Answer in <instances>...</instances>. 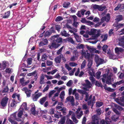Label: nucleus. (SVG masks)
Here are the masks:
<instances>
[{"label":"nucleus","mask_w":124,"mask_h":124,"mask_svg":"<svg viewBox=\"0 0 124 124\" xmlns=\"http://www.w3.org/2000/svg\"><path fill=\"white\" fill-rule=\"evenodd\" d=\"M101 31L100 30H97L94 29H92L90 31L88 32V34L90 35H93L92 38L90 39H95L101 34Z\"/></svg>","instance_id":"obj_1"},{"label":"nucleus","mask_w":124,"mask_h":124,"mask_svg":"<svg viewBox=\"0 0 124 124\" xmlns=\"http://www.w3.org/2000/svg\"><path fill=\"white\" fill-rule=\"evenodd\" d=\"M85 95L86 99H85V100L86 101H88V105H89L90 104H92L91 107V108H92L93 106V103H95V97L94 96H93V99L92 101V100H91V98H92V96L91 95L90 96V97L88 98V97L89 96L87 94H86Z\"/></svg>","instance_id":"obj_2"},{"label":"nucleus","mask_w":124,"mask_h":124,"mask_svg":"<svg viewBox=\"0 0 124 124\" xmlns=\"http://www.w3.org/2000/svg\"><path fill=\"white\" fill-rule=\"evenodd\" d=\"M112 75V74H111L110 76H108V77H106V75L104 74L103 76V78H102V82H104L105 81V79L106 83L107 84L109 85L111 84L112 79H111V77Z\"/></svg>","instance_id":"obj_3"},{"label":"nucleus","mask_w":124,"mask_h":124,"mask_svg":"<svg viewBox=\"0 0 124 124\" xmlns=\"http://www.w3.org/2000/svg\"><path fill=\"white\" fill-rule=\"evenodd\" d=\"M110 19V15L109 14H107L106 16L102 17L101 19V23H98L95 25V27H97L99 26L102 23L104 22L105 21L107 22Z\"/></svg>","instance_id":"obj_4"},{"label":"nucleus","mask_w":124,"mask_h":124,"mask_svg":"<svg viewBox=\"0 0 124 124\" xmlns=\"http://www.w3.org/2000/svg\"><path fill=\"white\" fill-rule=\"evenodd\" d=\"M106 124L105 121L103 119L100 122V123H96L93 122L89 123L88 124H110L111 121L108 118H106Z\"/></svg>","instance_id":"obj_5"},{"label":"nucleus","mask_w":124,"mask_h":124,"mask_svg":"<svg viewBox=\"0 0 124 124\" xmlns=\"http://www.w3.org/2000/svg\"><path fill=\"white\" fill-rule=\"evenodd\" d=\"M63 103L62 102H59L58 105L56 107V109L59 110H61L62 111L64 115L66 114V108L64 107H63Z\"/></svg>","instance_id":"obj_6"},{"label":"nucleus","mask_w":124,"mask_h":124,"mask_svg":"<svg viewBox=\"0 0 124 124\" xmlns=\"http://www.w3.org/2000/svg\"><path fill=\"white\" fill-rule=\"evenodd\" d=\"M8 99V98L7 97H4L0 101L1 105L3 107L6 106L7 105Z\"/></svg>","instance_id":"obj_7"},{"label":"nucleus","mask_w":124,"mask_h":124,"mask_svg":"<svg viewBox=\"0 0 124 124\" xmlns=\"http://www.w3.org/2000/svg\"><path fill=\"white\" fill-rule=\"evenodd\" d=\"M95 62L98 65V66L100 64H102L103 63L104 60L100 58L97 55H95Z\"/></svg>","instance_id":"obj_8"},{"label":"nucleus","mask_w":124,"mask_h":124,"mask_svg":"<svg viewBox=\"0 0 124 124\" xmlns=\"http://www.w3.org/2000/svg\"><path fill=\"white\" fill-rule=\"evenodd\" d=\"M118 39L119 40L118 45L124 48V36L122 37H120Z\"/></svg>","instance_id":"obj_9"},{"label":"nucleus","mask_w":124,"mask_h":124,"mask_svg":"<svg viewBox=\"0 0 124 124\" xmlns=\"http://www.w3.org/2000/svg\"><path fill=\"white\" fill-rule=\"evenodd\" d=\"M71 115V118L72 119L74 122L76 123H77L78 122V121L76 119L75 117L74 113L72 112L71 111H70L68 115L70 116Z\"/></svg>","instance_id":"obj_10"},{"label":"nucleus","mask_w":124,"mask_h":124,"mask_svg":"<svg viewBox=\"0 0 124 124\" xmlns=\"http://www.w3.org/2000/svg\"><path fill=\"white\" fill-rule=\"evenodd\" d=\"M50 40L51 42H52V43L49 45L48 46L50 48L52 49L54 47V35L52 36L50 38Z\"/></svg>","instance_id":"obj_11"},{"label":"nucleus","mask_w":124,"mask_h":124,"mask_svg":"<svg viewBox=\"0 0 124 124\" xmlns=\"http://www.w3.org/2000/svg\"><path fill=\"white\" fill-rule=\"evenodd\" d=\"M88 51H85V50H83L81 53L86 58L89 59L90 57V54L88 52Z\"/></svg>","instance_id":"obj_12"},{"label":"nucleus","mask_w":124,"mask_h":124,"mask_svg":"<svg viewBox=\"0 0 124 124\" xmlns=\"http://www.w3.org/2000/svg\"><path fill=\"white\" fill-rule=\"evenodd\" d=\"M80 110L81 108L79 107L76 112L77 117L78 119H79L83 115L82 111H80Z\"/></svg>","instance_id":"obj_13"},{"label":"nucleus","mask_w":124,"mask_h":124,"mask_svg":"<svg viewBox=\"0 0 124 124\" xmlns=\"http://www.w3.org/2000/svg\"><path fill=\"white\" fill-rule=\"evenodd\" d=\"M65 87L64 86L59 88L58 87L55 88V90H57V92L55 94V96H57L60 91L63 89H65Z\"/></svg>","instance_id":"obj_14"},{"label":"nucleus","mask_w":124,"mask_h":124,"mask_svg":"<svg viewBox=\"0 0 124 124\" xmlns=\"http://www.w3.org/2000/svg\"><path fill=\"white\" fill-rule=\"evenodd\" d=\"M92 119L93 121L96 123H100L99 122V117L98 116L94 115L92 117Z\"/></svg>","instance_id":"obj_15"},{"label":"nucleus","mask_w":124,"mask_h":124,"mask_svg":"<svg viewBox=\"0 0 124 124\" xmlns=\"http://www.w3.org/2000/svg\"><path fill=\"white\" fill-rule=\"evenodd\" d=\"M66 99L67 101H70L72 105H74V97L73 96H70L66 98Z\"/></svg>","instance_id":"obj_16"},{"label":"nucleus","mask_w":124,"mask_h":124,"mask_svg":"<svg viewBox=\"0 0 124 124\" xmlns=\"http://www.w3.org/2000/svg\"><path fill=\"white\" fill-rule=\"evenodd\" d=\"M86 84H83V85L85 86L86 88H89L91 87L92 85L90 83V82L88 80H85Z\"/></svg>","instance_id":"obj_17"},{"label":"nucleus","mask_w":124,"mask_h":124,"mask_svg":"<svg viewBox=\"0 0 124 124\" xmlns=\"http://www.w3.org/2000/svg\"><path fill=\"white\" fill-rule=\"evenodd\" d=\"M87 49L89 51H90V53H92V52H95L96 53H100V51L97 50H94L91 47V46H87Z\"/></svg>","instance_id":"obj_18"},{"label":"nucleus","mask_w":124,"mask_h":124,"mask_svg":"<svg viewBox=\"0 0 124 124\" xmlns=\"http://www.w3.org/2000/svg\"><path fill=\"white\" fill-rule=\"evenodd\" d=\"M23 89H24L25 93L26 94L27 97H30L31 92V91L30 90H28L26 87H24Z\"/></svg>","instance_id":"obj_19"},{"label":"nucleus","mask_w":124,"mask_h":124,"mask_svg":"<svg viewBox=\"0 0 124 124\" xmlns=\"http://www.w3.org/2000/svg\"><path fill=\"white\" fill-rule=\"evenodd\" d=\"M89 70L88 73L91 76H95L94 70L92 68H88Z\"/></svg>","instance_id":"obj_20"},{"label":"nucleus","mask_w":124,"mask_h":124,"mask_svg":"<svg viewBox=\"0 0 124 124\" xmlns=\"http://www.w3.org/2000/svg\"><path fill=\"white\" fill-rule=\"evenodd\" d=\"M124 50L121 48L116 47L115 49V53L117 54H119L120 53L123 52Z\"/></svg>","instance_id":"obj_21"},{"label":"nucleus","mask_w":124,"mask_h":124,"mask_svg":"<svg viewBox=\"0 0 124 124\" xmlns=\"http://www.w3.org/2000/svg\"><path fill=\"white\" fill-rule=\"evenodd\" d=\"M74 37L76 41L78 42H81V39L80 37L79 36L77 33H74Z\"/></svg>","instance_id":"obj_22"},{"label":"nucleus","mask_w":124,"mask_h":124,"mask_svg":"<svg viewBox=\"0 0 124 124\" xmlns=\"http://www.w3.org/2000/svg\"><path fill=\"white\" fill-rule=\"evenodd\" d=\"M54 32V30H53L51 31H47L45 33V35L44 36L45 37H46L47 36H49L52 34V33Z\"/></svg>","instance_id":"obj_23"},{"label":"nucleus","mask_w":124,"mask_h":124,"mask_svg":"<svg viewBox=\"0 0 124 124\" xmlns=\"http://www.w3.org/2000/svg\"><path fill=\"white\" fill-rule=\"evenodd\" d=\"M10 15V11H8L6 12L5 13V15L3 16V18H8Z\"/></svg>","instance_id":"obj_24"},{"label":"nucleus","mask_w":124,"mask_h":124,"mask_svg":"<svg viewBox=\"0 0 124 124\" xmlns=\"http://www.w3.org/2000/svg\"><path fill=\"white\" fill-rule=\"evenodd\" d=\"M46 97L45 96L40 99L39 101L40 104L41 105L43 104L44 102L46 100Z\"/></svg>","instance_id":"obj_25"},{"label":"nucleus","mask_w":124,"mask_h":124,"mask_svg":"<svg viewBox=\"0 0 124 124\" xmlns=\"http://www.w3.org/2000/svg\"><path fill=\"white\" fill-rule=\"evenodd\" d=\"M41 95V94L39 93H38L36 94L33 97V100L34 101H36L37 99Z\"/></svg>","instance_id":"obj_26"},{"label":"nucleus","mask_w":124,"mask_h":124,"mask_svg":"<svg viewBox=\"0 0 124 124\" xmlns=\"http://www.w3.org/2000/svg\"><path fill=\"white\" fill-rule=\"evenodd\" d=\"M61 34L62 36L65 37H69L70 36V35L67 33V32L65 31H62Z\"/></svg>","instance_id":"obj_27"},{"label":"nucleus","mask_w":124,"mask_h":124,"mask_svg":"<svg viewBox=\"0 0 124 124\" xmlns=\"http://www.w3.org/2000/svg\"><path fill=\"white\" fill-rule=\"evenodd\" d=\"M17 104L16 102V101L15 99H14L12 101V102L11 103L10 106L12 107H16V105Z\"/></svg>","instance_id":"obj_28"},{"label":"nucleus","mask_w":124,"mask_h":124,"mask_svg":"<svg viewBox=\"0 0 124 124\" xmlns=\"http://www.w3.org/2000/svg\"><path fill=\"white\" fill-rule=\"evenodd\" d=\"M45 76V75L44 74H42L41 76L40 77V80L39 82L40 83V84H42L44 83V77Z\"/></svg>","instance_id":"obj_29"},{"label":"nucleus","mask_w":124,"mask_h":124,"mask_svg":"<svg viewBox=\"0 0 124 124\" xmlns=\"http://www.w3.org/2000/svg\"><path fill=\"white\" fill-rule=\"evenodd\" d=\"M65 96V93L64 92V91H62L61 93L60 96V98L62 101L64 99Z\"/></svg>","instance_id":"obj_30"},{"label":"nucleus","mask_w":124,"mask_h":124,"mask_svg":"<svg viewBox=\"0 0 124 124\" xmlns=\"http://www.w3.org/2000/svg\"><path fill=\"white\" fill-rule=\"evenodd\" d=\"M101 38L103 39L102 41H104L106 40L107 39L108 35L107 34H105L101 36Z\"/></svg>","instance_id":"obj_31"},{"label":"nucleus","mask_w":124,"mask_h":124,"mask_svg":"<svg viewBox=\"0 0 124 124\" xmlns=\"http://www.w3.org/2000/svg\"><path fill=\"white\" fill-rule=\"evenodd\" d=\"M88 68H90L92 66L93 63V60L91 59H89L88 60Z\"/></svg>","instance_id":"obj_32"},{"label":"nucleus","mask_w":124,"mask_h":124,"mask_svg":"<svg viewBox=\"0 0 124 124\" xmlns=\"http://www.w3.org/2000/svg\"><path fill=\"white\" fill-rule=\"evenodd\" d=\"M65 122V117L62 118L61 120L59 122L58 124H64Z\"/></svg>","instance_id":"obj_33"},{"label":"nucleus","mask_w":124,"mask_h":124,"mask_svg":"<svg viewBox=\"0 0 124 124\" xmlns=\"http://www.w3.org/2000/svg\"><path fill=\"white\" fill-rule=\"evenodd\" d=\"M119 117L117 115H114L111 117V119L112 120L116 121L118 119Z\"/></svg>","instance_id":"obj_34"},{"label":"nucleus","mask_w":124,"mask_h":124,"mask_svg":"<svg viewBox=\"0 0 124 124\" xmlns=\"http://www.w3.org/2000/svg\"><path fill=\"white\" fill-rule=\"evenodd\" d=\"M34 106V107H33L31 108V111L32 114L35 115L36 114L35 108V105Z\"/></svg>","instance_id":"obj_35"},{"label":"nucleus","mask_w":124,"mask_h":124,"mask_svg":"<svg viewBox=\"0 0 124 124\" xmlns=\"http://www.w3.org/2000/svg\"><path fill=\"white\" fill-rule=\"evenodd\" d=\"M122 16L121 15H119L116 16V20L117 21H119L121 20L122 19Z\"/></svg>","instance_id":"obj_36"},{"label":"nucleus","mask_w":124,"mask_h":124,"mask_svg":"<svg viewBox=\"0 0 124 124\" xmlns=\"http://www.w3.org/2000/svg\"><path fill=\"white\" fill-rule=\"evenodd\" d=\"M69 30L70 32L73 33V34L75 32H77V30L74 28L71 27Z\"/></svg>","instance_id":"obj_37"},{"label":"nucleus","mask_w":124,"mask_h":124,"mask_svg":"<svg viewBox=\"0 0 124 124\" xmlns=\"http://www.w3.org/2000/svg\"><path fill=\"white\" fill-rule=\"evenodd\" d=\"M70 3L69 2H65L63 4V7L65 8H67L69 6Z\"/></svg>","instance_id":"obj_38"},{"label":"nucleus","mask_w":124,"mask_h":124,"mask_svg":"<svg viewBox=\"0 0 124 124\" xmlns=\"http://www.w3.org/2000/svg\"><path fill=\"white\" fill-rule=\"evenodd\" d=\"M108 46L106 45H104L102 47L103 51L105 52L106 53L107 51Z\"/></svg>","instance_id":"obj_39"},{"label":"nucleus","mask_w":124,"mask_h":124,"mask_svg":"<svg viewBox=\"0 0 124 124\" xmlns=\"http://www.w3.org/2000/svg\"><path fill=\"white\" fill-rule=\"evenodd\" d=\"M9 89L8 88L7 86H6L5 88L2 91V93H7L8 92Z\"/></svg>","instance_id":"obj_40"},{"label":"nucleus","mask_w":124,"mask_h":124,"mask_svg":"<svg viewBox=\"0 0 124 124\" xmlns=\"http://www.w3.org/2000/svg\"><path fill=\"white\" fill-rule=\"evenodd\" d=\"M47 58V56L46 54H44L42 55L41 59V60L42 61H44L45 60H46Z\"/></svg>","instance_id":"obj_41"},{"label":"nucleus","mask_w":124,"mask_h":124,"mask_svg":"<svg viewBox=\"0 0 124 124\" xmlns=\"http://www.w3.org/2000/svg\"><path fill=\"white\" fill-rule=\"evenodd\" d=\"M32 59L30 58L28 59L27 60V63L28 64L30 65L32 63Z\"/></svg>","instance_id":"obj_42"},{"label":"nucleus","mask_w":124,"mask_h":124,"mask_svg":"<svg viewBox=\"0 0 124 124\" xmlns=\"http://www.w3.org/2000/svg\"><path fill=\"white\" fill-rule=\"evenodd\" d=\"M106 8V7L103 6H99L98 10L99 11H102Z\"/></svg>","instance_id":"obj_43"},{"label":"nucleus","mask_w":124,"mask_h":124,"mask_svg":"<svg viewBox=\"0 0 124 124\" xmlns=\"http://www.w3.org/2000/svg\"><path fill=\"white\" fill-rule=\"evenodd\" d=\"M73 83V81L72 80H70L67 83L66 85L68 86H70Z\"/></svg>","instance_id":"obj_44"},{"label":"nucleus","mask_w":124,"mask_h":124,"mask_svg":"<svg viewBox=\"0 0 124 124\" xmlns=\"http://www.w3.org/2000/svg\"><path fill=\"white\" fill-rule=\"evenodd\" d=\"M101 73L100 71H98L96 73V77L98 79L100 78Z\"/></svg>","instance_id":"obj_45"},{"label":"nucleus","mask_w":124,"mask_h":124,"mask_svg":"<svg viewBox=\"0 0 124 124\" xmlns=\"http://www.w3.org/2000/svg\"><path fill=\"white\" fill-rule=\"evenodd\" d=\"M114 107L116 108L117 109H118L119 110L121 111L123 110V108L121 107L118 106L116 104L114 105Z\"/></svg>","instance_id":"obj_46"},{"label":"nucleus","mask_w":124,"mask_h":124,"mask_svg":"<svg viewBox=\"0 0 124 124\" xmlns=\"http://www.w3.org/2000/svg\"><path fill=\"white\" fill-rule=\"evenodd\" d=\"M55 40L56 42L58 43H60L63 42L62 39L61 38H57Z\"/></svg>","instance_id":"obj_47"},{"label":"nucleus","mask_w":124,"mask_h":124,"mask_svg":"<svg viewBox=\"0 0 124 124\" xmlns=\"http://www.w3.org/2000/svg\"><path fill=\"white\" fill-rule=\"evenodd\" d=\"M86 63V61L85 60L83 62L81 67V69L85 67Z\"/></svg>","instance_id":"obj_48"},{"label":"nucleus","mask_w":124,"mask_h":124,"mask_svg":"<svg viewBox=\"0 0 124 124\" xmlns=\"http://www.w3.org/2000/svg\"><path fill=\"white\" fill-rule=\"evenodd\" d=\"M96 104L97 107H99L103 105V103L101 102L98 101L96 102Z\"/></svg>","instance_id":"obj_49"},{"label":"nucleus","mask_w":124,"mask_h":124,"mask_svg":"<svg viewBox=\"0 0 124 124\" xmlns=\"http://www.w3.org/2000/svg\"><path fill=\"white\" fill-rule=\"evenodd\" d=\"M63 19V18L62 16H58L56 19L55 21L56 22L59 21Z\"/></svg>","instance_id":"obj_50"},{"label":"nucleus","mask_w":124,"mask_h":124,"mask_svg":"<svg viewBox=\"0 0 124 124\" xmlns=\"http://www.w3.org/2000/svg\"><path fill=\"white\" fill-rule=\"evenodd\" d=\"M36 73V71L35 70L32 72L31 73H28L27 74V75L28 76H34V75Z\"/></svg>","instance_id":"obj_51"},{"label":"nucleus","mask_w":124,"mask_h":124,"mask_svg":"<svg viewBox=\"0 0 124 124\" xmlns=\"http://www.w3.org/2000/svg\"><path fill=\"white\" fill-rule=\"evenodd\" d=\"M8 62H6L5 61H4L2 63V67L4 69L5 68L6 65V64L7 63H8Z\"/></svg>","instance_id":"obj_52"},{"label":"nucleus","mask_w":124,"mask_h":124,"mask_svg":"<svg viewBox=\"0 0 124 124\" xmlns=\"http://www.w3.org/2000/svg\"><path fill=\"white\" fill-rule=\"evenodd\" d=\"M69 65L71 67H75L77 65V64L74 62H70Z\"/></svg>","instance_id":"obj_53"},{"label":"nucleus","mask_w":124,"mask_h":124,"mask_svg":"<svg viewBox=\"0 0 124 124\" xmlns=\"http://www.w3.org/2000/svg\"><path fill=\"white\" fill-rule=\"evenodd\" d=\"M67 39H68V41L70 42L71 43L73 44L74 43V41L72 38L70 37H68L67 38Z\"/></svg>","instance_id":"obj_54"},{"label":"nucleus","mask_w":124,"mask_h":124,"mask_svg":"<svg viewBox=\"0 0 124 124\" xmlns=\"http://www.w3.org/2000/svg\"><path fill=\"white\" fill-rule=\"evenodd\" d=\"M43 118L46 119L50 120L51 119L50 116L48 115H43Z\"/></svg>","instance_id":"obj_55"},{"label":"nucleus","mask_w":124,"mask_h":124,"mask_svg":"<svg viewBox=\"0 0 124 124\" xmlns=\"http://www.w3.org/2000/svg\"><path fill=\"white\" fill-rule=\"evenodd\" d=\"M56 62L59 63L61 61V58L59 57L56 58L55 60Z\"/></svg>","instance_id":"obj_56"},{"label":"nucleus","mask_w":124,"mask_h":124,"mask_svg":"<svg viewBox=\"0 0 124 124\" xmlns=\"http://www.w3.org/2000/svg\"><path fill=\"white\" fill-rule=\"evenodd\" d=\"M92 76H91L90 77V79L91 81L93 84L95 83V81L94 78Z\"/></svg>","instance_id":"obj_57"},{"label":"nucleus","mask_w":124,"mask_h":124,"mask_svg":"<svg viewBox=\"0 0 124 124\" xmlns=\"http://www.w3.org/2000/svg\"><path fill=\"white\" fill-rule=\"evenodd\" d=\"M76 70V68H74L73 69V70H72L71 71H70V72L69 74L70 76H72L74 74V72Z\"/></svg>","instance_id":"obj_58"},{"label":"nucleus","mask_w":124,"mask_h":124,"mask_svg":"<svg viewBox=\"0 0 124 124\" xmlns=\"http://www.w3.org/2000/svg\"><path fill=\"white\" fill-rule=\"evenodd\" d=\"M78 57L76 56H73L71 58L70 60L71 61H74L75 60H77Z\"/></svg>","instance_id":"obj_59"},{"label":"nucleus","mask_w":124,"mask_h":124,"mask_svg":"<svg viewBox=\"0 0 124 124\" xmlns=\"http://www.w3.org/2000/svg\"><path fill=\"white\" fill-rule=\"evenodd\" d=\"M54 93V90H53L50 92L49 93V97L50 98L52 96V95Z\"/></svg>","instance_id":"obj_60"},{"label":"nucleus","mask_w":124,"mask_h":124,"mask_svg":"<svg viewBox=\"0 0 124 124\" xmlns=\"http://www.w3.org/2000/svg\"><path fill=\"white\" fill-rule=\"evenodd\" d=\"M23 114V111L22 110H20L19 111L18 113V116L19 117L21 118Z\"/></svg>","instance_id":"obj_61"},{"label":"nucleus","mask_w":124,"mask_h":124,"mask_svg":"<svg viewBox=\"0 0 124 124\" xmlns=\"http://www.w3.org/2000/svg\"><path fill=\"white\" fill-rule=\"evenodd\" d=\"M66 123L67 124H74L71 120L69 119H67Z\"/></svg>","instance_id":"obj_62"},{"label":"nucleus","mask_w":124,"mask_h":124,"mask_svg":"<svg viewBox=\"0 0 124 124\" xmlns=\"http://www.w3.org/2000/svg\"><path fill=\"white\" fill-rule=\"evenodd\" d=\"M65 68L69 70L70 71L71 70L72 68L70 67L69 65L67 64H66L65 65Z\"/></svg>","instance_id":"obj_63"},{"label":"nucleus","mask_w":124,"mask_h":124,"mask_svg":"<svg viewBox=\"0 0 124 124\" xmlns=\"http://www.w3.org/2000/svg\"><path fill=\"white\" fill-rule=\"evenodd\" d=\"M124 82V81L123 80L120 81L119 82H117L115 84L116 85H119L122 84Z\"/></svg>","instance_id":"obj_64"}]
</instances>
